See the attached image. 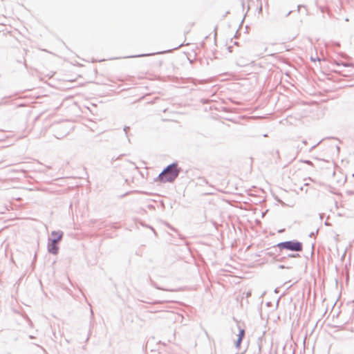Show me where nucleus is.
I'll return each instance as SVG.
<instances>
[{"mask_svg": "<svg viewBox=\"0 0 354 354\" xmlns=\"http://www.w3.org/2000/svg\"><path fill=\"white\" fill-rule=\"evenodd\" d=\"M179 170L176 164L169 165L156 179V182L160 183H171L178 176Z\"/></svg>", "mask_w": 354, "mask_h": 354, "instance_id": "nucleus-1", "label": "nucleus"}, {"mask_svg": "<svg viewBox=\"0 0 354 354\" xmlns=\"http://www.w3.org/2000/svg\"><path fill=\"white\" fill-rule=\"evenodd\" d=\"M51 236H52L51 241H55V242H58L62 239V238L63 236V233L61 231H53L51 232Z\"/></svg>", "mask_w": 354, "mask_h": 354, "instance_id": "nucleus-4", "label": "nucleus"}, {"mask_svg": "<svg viewBox=\"0 0 354 354\" xmlns=\"http://www.w3.org/2000/svg\"><path fill=\"white\" fill-rule=\"evenodd\" d=\"M280 249H286L291 251H301L302 250V244L298 241H286L280 243L277 245Z\"/></svg>", "mask_w": 354, "mask_h": 354, "instance_id": "nucleus-2", "label": "nucleus"}, {"mask_svg": "<svg viewBox=\"0 0 354 354\" xmlns=\"http://www.w3.org/2000/svg\"><path fill=\"white\" fill-rule=\"evenodd\" d=\"M57 242L51 241V243L48 245L49 252L56 254L58 252L59 248L57 245Z\"/></svg>", "mask_w": 354, "mask_h": 354, "instance_id": "nucleus-5", "label": "nucleus"}, {"mask_svg": "<svg viewBox=\"0 0 354 354\" xmlns=\"http://www.w3.org/2000/svg\"><path fill=\"white\" fill-rule=\"evenodd\" d=\"M245 336V329L241 327L238 328V333L236 334L235 338L233 339L236 348H240L241 341Z\"/></svg>", "mask_w": 354, "mask_h": 354, "instance_id": "nucleus-3", "label": "nucleus"}]
</instances>
